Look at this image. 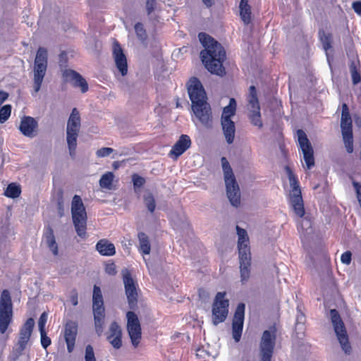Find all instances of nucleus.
I'll use <instances>...</instances> for the list:
<instances>
[{
    "label": "nucleus",
    "instance_id": "obj_1",
    "mask_svg": "<svg viewBox=\"0 0 361 361\" xmlns=\"http://www.w3.org/2000/svg\"><path fill=\"white\" fill-rule=\"evenodd\" d=\"M199 39L205 48L200 52V57L206 68L212 73L223 75L225 73L223 62L226 59V52L217 41L206 33L200 32Z\"/></svg>",
    "mask_w": 361,
    "mask_h": 361
},
{
    "label": "nucleus",
    "instance_id": "obj_2",
    "mask_svg": "<svg viewBox=\"0 0 361 361\" xmlns=\"http://www.w3.org/2000/svg\"><path fill=\"white\" fill-rule=\"evenodd\" d=\"M238 236V247L240 259V276L242 282L246 281L250 277V250L249 238L245 229L236 226Z\"/></svg>",
    "mask_w": 361,
    "mask_h": 361
},
{
    "label": "nucleus",
    "instance_id": "obj_3",
    "mask_svg": "<svg viewBox=\"0 0 361 361\" xmlns=\"http://www.w3.org/2000/svg\"><path fill=\"white\" fill-rule=\"evenodd\" d=\"M224 174V180L226 187V193L231 204L233 207H238L240 203V192L238 184L233 175L232 169L226 157L221 159Z\"/></svg>",
    "mask_w": 361,
    "mask_h": 361
},
{
    "label": "nucleus",
    "instance_id": "obj_4",
    "mask_svg": "<svg viewBox=\"0 0 361 361\" xmlns=\"http://www.w3.org/2000/svg\"><path fill=\"white\" fill-rule=\"evenodd\" d=\"M236 106L235 99H230L229 104L223 109L221 117L223 133L226 142L229 145L233 142L235 138V126L231 117L235 114Z\"/></svg>",
    "mask_w": 361,
    "mask_h": 361
},
{
    "label": "nucleus",
    "instance_id": "obj_5",
    "mask_svg": "<svg viewBox=\"0 0 361 361\" xmlns=\"http://www.w3.org/2000/svg\"><path fill=\"white\" fill-rule=\"evenodd\" d=\"M71 214L77 234L85 238L86 235L87 214L81 197L74 195L71 202Z\"/></svg>",
    "mask_w": 361,
    "mask_h": 361
},
{
    "label": "nucleus",
    "instance_id": "obj_6",
    "mask_svg": "<svg viewBox=\"0 0 361 361\" xmlns=\"http://www.w3.org/2000/svg\"><path fill=\"white\" fill-rule=\"evenodd\" d=\"M80 128V117L79 111L76 108L72 110L67 123L66 140L68 146L69 154L71 157L75 156L77 146V138Z\"/></svg>",
    "mask_w": 361,
    "mask_h": 361
},
{
    "label": "nucleus",
    "instance_id": "obj_7",
    "mask_svg": "<svg viewBox=\"0 0 361 361\" xmlns=\"http://www.w3.org/2000/svg\"><path fill=\"white\" fill-rule=\"evenodd\" d=\"M341 129L343 142L346 149V152L349 154H351L353 153L354 149L353 122L348 106L346 104H343L342 105Z\"/></svg>",
    "mask_w": 361,
    "mask_h": 361
},
{
    "label": "nucleus",
    "instance_id": "obj_8",
    "mask_svg": "<svg viewBox=\"0 0 361 361\" xmlns=\"http://www.w3.org/2000/svg\"><path fill=\"white\" fill-rule=\"evenodd\" d=\"M47 68V51L43 48H39L34 63L33 89L37 93L42 86L43 79Z\"/></svg>",
    "mask_w": 361,
    "mask_h": 361
},
{
    "label": "nucleus",
    "instance_id": "obj_9",
    "mask_svg": "<svg viewBox=\"0 0 361 361\" xmlns=\"http://www.w3.org/2000/svg\"><path fill=\"white\" fill-rule=\"evenodd\" d=\"M289 183L292 188L290 191V203L295 214L299 217H302L305 214L303 200L301 195L300 186L295 176L289 168H286Z\"/></svg>",
    "mask_w": 361,
    "mask_h": 361
},
{
    "label": "nucleus",
    "instance_id": "obj_10",
    "mask_svg": "<svg viewBox=\"0 0 361 361\" xmlns=\"http://www.w3.org/2000/svg\"><path fill=\"white\" fill-rule=\"evenodd\" d=\"M12 302L10 293L4 290L0 298V332L4 334L12 319Z\"/></svg>",
    "mask_w": 361,
    "mask_h": 361
},
{
    "label": "nucleus",
    "instance_id": "obj_11",
    "mask_svg": "<svg viewBox=\"0 0 361 361\" xmlns=\"http://www.w3.org/2000/svg\"><path fill=\"white\" fill-rule=\"evenodd\" d=\"M330 317L334 331L343 350L345 353H349L350 352L351 347L348 342V336L344 323L341 320L338 311L336 310H331Z\"/></svg>",
    "mask_w": 361,
    "mask_h": 361
},
{
    "label": "nucleus",
    "instance_id": "obj_12",
    "mask_svg": "<svg viewBox=\"0 0 361 361\" xmlns=\"http://www.w3.org/2000/svg\"><path fill=\"white\" fill-rule=\"evenodd\" d=\"M225 292H219L216 295L212 305V322L214 325L224 322L227 317L229 302L225 299Z\"/></svg>",
    "mask_w": 361,
    "mask_h": 361
},
{
    "label": "nucleus",
    "instance_id": "obj_13",
    "mask_svg": "<svg viewBox=\"0 0 361 361\" xmlns=\"http://www.w3.org/2000/svg\"><path fill=\"white\" fill-rule=\"evenodd\" d=\"M192 110L195 115V118H192V121L195 125H197L198 122L207 128H211L212 127L213 119L212 109L207 102L192 104Z\"/></svg>",
    "mask_w": 361,
    "mask_h": 361
},
{
    "label": "nucleus",
    "instance_id": "obj_14",
    "mask_svg": "<svg viewBox=\"0 0 361 361\" xmlns=\"http://www.w3.org/2000/svg\"><path fill=\"white\" fill-rule=\"evenodd\" d=\"M249 103L250 114L249 117L252 124L261 128L263 126L261 119L260 107L257 97V91L255 86H251L249 89V94L247 97Z\"/></svg>",
    "mask_w": 361,
    "mask_h": 361
},
{
    "label": "nucleus",
    "instance_id": "obj_15",
    "mask_svg": "<svg viewBox=\"0 0 361 361\" xmlns=\"http://www.w3.org/2000/svg\"><path fill=\"white\" fill-rule=\"evenodd\" d=\"M298 140L302 157L307 169L314 166V157L313 148L305 133L302 130L297 131Z\"/></svg>",
    "mask_w": 361,
    "mask_h": 361
},
{
    "label": "nucleus",
    "instance_id": "obj_16",
    "mask_svg": "<svg viewBox=\"0 0 361 361\" xmlns=\"http://www.w3.org/2000/svg\"><path fill=\"white\" fill-rule=\"evenodd\" d=\"M123 284L128 305L130 309L135 307L137 300V284L132 278L129 271H126L123 274Z\"/></svg>",
    "mask_w": 361,
    "mask_h": 361
},
{
    "label": "nucleus",
    "instance_id": "obj_17",
    "mask_svg": "<svg viewBox=\"0 0 361 361\" xmlns=\"http://www.w3.org/2000/svg\"><path fill=\"white\" fill-rule=\"evenodd\" d=\"M127 329L132 344L137 347L141 338V327L137 316L133 312H128L127 314Z\"/></svg>",
    "mask_w": 361,
    "mask_h": 361
},
{
    "label": "nucleus",
    "instance_id": "obj_18",
    "mask_svg": "<svg viewBox=\"0 0 361 361\" xmlns=\"http://www.w3.org/2000/svg\"><path fill=\"white\" fill-rule=\"evenodd\" d=\"M188 92L192 104L207 102V96L201 82L196 78H192L188 83Z\"/></svg>",
    "mask_w": 361,
    "mask_h": 361
},
{
    "label": "nucleus",
    "instance_id": "obj_19",
    "mask_svg": "<svg viewBox=\"0 0 361 361\" xmlns=\"http://www.w3.org/2000/svg\"><path fill=\"white\" fill-rule=\"evenodd\" d=\"M274 343V334L269 331H264L260 343V357L262 361H271Z\"/></svg>",
    "mask_w": 361,
    "mask_h": 361
},
{
    "label": "nucleus",
    "instance_id": "obj_20",
    "mask_svg": "<svg viewBox=\"0 0 361 361\" xmlns=\"http://www.w3.org/2000/svg\"><path fill=\"white\" fill-rule=\"evenodd\" d=\"M34 326V319L32 318H29L21 327L16 348L18 355H21L26 348V345L30 341Z\"/></svg>",
    "mask_w": 361,
    "mask_h": 361
},
{
    "label": "nucleus",
    "instance_id": "obj_21",
    "mask_svg": "<svg viewBox=\"0 0 361 361\" xmlns=\"http://www.w3.org/2000/svg\"><path fill=\"white\" fill-rule=\"evenodd\" d=\"M245 306L243 303H240L236 308L232 324V335L235 342L240 340L245 316Z\"/></svg>",
    "mask_w": 361,
    "mask_h": 361
},
{
    "label": "nucleus",
    "instance_id": "obj_22",
    "mask_svg": "<svg viewBox=\"0 0 361 361\" xmlns=\"http://www.w3.org/2000/svg\"><path fill=\"white\" fill-rule=\"evenodd\" d=\"M63 77L66 82H70L75 87L80 88L82 93L88 90V84L85 79L76 71L66 69L63 72Z\"/></svg>",
    "mask_w": 361,
    "mask_h": 361
},
{
    "label": "nucleus",
    "instance_id": "obj_23",
    "mask_svg": "<svg viewBox=\"0 0 361 361\" xmlns=\"http://www.w3.org/2000/svg\"><path fill=\"white\" fill-rule=\"evenodd\" d=\"M38 127L37 121L31 116H23L19 126L20 133L27 137H34L36 135Z\"/></svg>",
    "mask_w": 361,
    "mask_h": 361
},
{
    "label": "nucleus",
    "instance_id": "obj_24",
    "mask_svg": "<svg viewBox=\"0 0 361 361\" xmlns=\"http://www.w3.org/2000/svg\"><path fill=\"white\" fill-rule=\"evenodd\" d=\"M113 56L117 68L122 75H126L128 72L127 59L118 42L114 44Z\"/></svg>",
    "mask_w": 361,
    "mask_h": 361
},
{
    "label": "nucleus",
    "instance_id": "obj_25",
    "mask_svg": "<svg viewBox=\"0 0 361 361\" xmlns=\"http://www.w3.org/2000/svg\"><path fill=\"white\" fill-rule=\"evenodd\" d=\"M191 145V140L187 135H182L173 146L169 155L176 159L183 154Z\"/></svg>",
    "mask_w": 361,
    "mask_h": 361
},
{
    "label": "nucleus",
    "instance_id": "obj_26",
    "mask_svg": "<svg viewBox=\"0 0 361 361\" xmlns=\"http://www.w3.org/2000/svg\"><path fill=\"white\" fill-rule=\"evenodd\" d=\"M78 326L75 322L69 321L65 326L64 337L67 345V349L71 353L75 346Z\"/></svg>",
    "mask_w": 361,
    "mask_h": 361
},
{
    "label": "nucleus",
    "instance_id": "obj_27",
    "mask_svg": "<svg viewBox=\"0 0 361 361\" xmlns=\"http://www.w3.org/2000/svg\"><path fill=\"white\" fill-rule=\"evenodd\" d=\"M138 245L137 249L139 252L143 256V259L148 269L150 270L149 263L147 262L145 255H148L151 252V243L147 235L143 232H140L137 234Z\"/></svg>",
    "mask_w": 361,
    "mask_h": 361
},
{
    "label": "nucleus",
    "instance_id": "obj_28",
    "mask_svg": "<svg viewBox=\"0 0 361 361\" xmlns=\"http://www.w3.org/2000/svg\"><path fill=\"white\" fill-rule=\"evenodd\" d=\"M107 340L116 349L120 348L122 345L121 329L118 324L115 322H113L109 327Z\"/></svg>",
    "mask_w": 361,
    "mask_h": 361
},
{
    "label": "nucleus",
    "instance_id": "obj_29",
    "mask_svg": "<svg viewBox=\"0 0 361 361\" xmlns=\"http://www.w3.org/2000/svg\"><path fill=\"white\" fill-rule=\"evenodd\" d=\"M96 250L103 256H113L116 253L114 245L106 239L99 240L96 245Z\"/></svg>",
    "mask_w": 361,
    "mask_h": 361
},
{
    "label": "nucleus",
    "instance_id": "obj_30",
    "mask_svg": "<svg viewBox=\"0 0 361 361\" xmlns=\"http://www.w3.org/2000/svg\"><path fill=\"white\" fill-rule=\"evenodd\" d=\"M239 8L242 20L245 24H249L251 21V9L248 4V0H240Z\"/></svg>",
    "mask_w": 361,
    "mask_h": 361
},
{
    "label": "nucleus",
    "instance_id": "obj_31",
    "mask_svg": "<svg viewBox=\"0 0 361 361\" xmlns=\"http://www.w3.org/2000/svg\"><path fill=\"white\" fill-rule=\"evenodd\" d=\"M44 239L47 247L55 256L58 255V245L55 240L53 231L49 228L44 235Z\"/></svg>",
    "mask_w": 361,
    "mask_h": 361
},
{
    "label": "nucleus",
    "instance_id": "obj_32",
    "mask_svg": "<svg viewBox=\"0 0 361 361\" xmlns=\"http://www.w3.org/2000/svg\"><path fill=\"white\" fill-rule=\"evenodd\" d=\"M320 41L323 49L326 51L327 61L330 63V56L328 51L331 49L332 36L330 33H326L324 31L319 32Z\"/></svg>",
    "mask_w": 361,
    "mask_h": 361
},
{
    "label": "nucleus",
    "instance_id": "obj_33",
    "mask_svg": "<svg viewBox=\"0 0 361 361\" xmlns=\"http://www.w3.org/2000/svg\"><path fill=\"white\" fill-rule=\"evenodd\" d=\"M114 175L112 172H106L103 174L99 180V185L102 188L111 189Z\"/></svg>",
    "mask_w": 361,
    "mask_h": 361
},
{
    "label": "nucleus",
    "instance_id": "obj_34",
    "mask_svg": "<svg viewBox=\"0 0 361 361\" xmlns=\"http://www.w3.org/2000/svg\"><path fill=\"white\" fill-rule=\"evenodd\" d=\"M20 188L18 185L15 183H11L5 191V195L8 197L16 198L20 195Z\"/></svg>",
    "mask_w": 361,
    "mask_h": 361
},
{
    "label": "nucleus",
    "instance_id": "obj_35",
    "mask_svg": "<svg viewBox=\"0 0 361 361\" xmlns=\"http://www.w3.org/2000/svg\"><path fill=\"white\" fill-rule=\"evenodd\" d=\"M95 330L98 336H101L103 332V326L104 321V314H94Z\"/></svg>",
    "mask_w": 361,
    "mask_h": 361
},
{
    "label": "nucleus",
    "instance_id": "obj_36",
    "mask_svg": "<svg viewBox=\"0 0 361 361\" xmlns=\"http://www.w3.org/2000/svg\"><path fill=\"white\" fill-rule=\"evenodd\" d=\"M350 71L352 78V82L354 85L358 84L361 80L360 73L358 71L356 64L352 62L350 64Z\"/></svg>",
    "mask_w": 361,
    "mask_h": 361
},
{
    "label": "nucleus",
    "instance_id": "obj_37",
    "mask_svg": "<svg viewBox=\"0 0 361 361\" xmlns=\"http://www.w3.org/2000/svg\"><path fill=\"white\" fill-rule=\"evenodd\" d=\"M11 106L9 104L4 105L0 109V123L6 122L11 116Z\"/></svg>",
    "mask_w": 361,
    "mask_h": 361
},
{
    "label": "nucleus",
    "instance_id": "obj_38",
    "mask_svg": "<svg viewBox=\"0 0 361 361\" xmlns=\"http://www.w3.org/2000/svg\"><path fill=\"white\" fill-rule=\"evenodd\" d=\"M135 33L141 41H145L147 39L146 31L144 29L143 25L140 23H137L135 25Z\"/></svg>",
    "mask_w": 361,
    "mask_h": 361
},
{
    "label": "nucleus",
    "instance_id": "obj_39",
    "mask_svg": "<svg viewBox=\"0 0 361 361\" xmlns=\"http://www.w3.org/2000/svg\"><path fill=\"white\" fill-rule=\"evenodd\" d=\"M145 203L150 212H153L155 209V201L152 194L149 193L144 197Z\"/></svg>",
    "mask_w": 361,
    "mask_h": 361
},
{
    "label": "nucleus",
    "instance_id": "obj_40",
    "mask_svg": "<svg viewBox=\"0 0 361 361\" xmlns=\"http://www.w3.org/2000/svg\"><path fill=\"white\" fill-rule=\"evenodd\" d=\"M132 180L135 192L137 191V188H141L145 183V178L137 174L133 175Z\"/></svg>",
    "mask_w": 361,
    "mask_h": 361
},
{
    "label": "nucleus",
    "instance_id": "obj_41",
    "mask_svg": "<svg viewBox=\"0 0 361 361\" xmlns=\"http://www.w3.org/2000/svg\"><path fill=\"white\" fill-rule=\"evenodd\" d=\"M99 301V302H104L103 296L100 288L95 285L93 289L92 302Z\"/></svg>",
    "mask_w": 361,
    "mask_h": 361
},
{
    "label": "nucleus",
    "instance_id": "obj_42",
    "mask_svg": "<svg viewBox=\"0 0 361 361\" xmlns=\"http://www.w3.org/2000/svg\"><path fill=\"white\" fill-rule=\"evenodd\" d=\"M92 309L94 314H104V302H92Z\"/></svg>",
    "mask_w": 361,
    "mask_h": 361
},
{
    "label": "nucleus",
    "instance_id": "obj_43",
    "mask_svg": "<svg viewBox=\"0 0 361 361\" xmlns=\"http://www.w3.org/2000/svg\"><path fill=\"white\" fill-rule=\"evenodd\" d=\"M85 360L96 361L93 348L90 345H87L85 348Z\"/></svg>",
    "mask_w": 361,
    "mask_h": 361
},
{
    "label": "nucleus",
    "instance_id": "obj_44",
    "mask_svg": "<svg viewBox=\"0 0 361 361\" xmlns=\"http://www.w3.org/2000/svg\"><path fill=\"white\" fill-rule=\"evenodd\" d=\"M47 321V314L46 312H43L38 321V327L40 333L42 331H45V325Z\"/></svg>",
    "mask_w": 361,
    "mask_h": 361
},
{
    "label": "nucleus",
    "instance_id": "obj_45",
    "mask_svg": "<svg viewBox=\"0 0 361 361\" xmlns=\"http://www.w3.org/2000/svg\"><path fill=\"white\" fill-rule=\"evenodd\" d=\"M114 152V149L111 147H102L96 152L98 157H105L109 156Z\"/></svg>",
    "mask_w": 361,
    "mask_h": 361
},
{
    "label": "nucleus",
    "instance_id": "obj_46",
    "mask_svg": "<svg viewBox=\"0 0 361 361\" xmlns=\"http://www.w3.org/2000/svg\"><path fill=\"white\" fill-rule=\"evenodd\" d=\"M352 260V253L350 251L343 252L341 257V261L343 264L349 265Z\"/></svg>",
    "mask_w": 361,
    "mask_h": 361
},
{
    "label": "nucleus",
    "instance_id": "obj_47",
    "mask_svg": "<svg viewBox=\"0 0 361 361\" xmlns=\"http://www.w3.org/2000/svg\"><path fill=\"white\" fill-rule=\"evenodd\" d=\"M42 346L46 349L51 344V339L47 336L46 331L40 333Z\"/></svg>",
    "mask_w": 361,
    "mask_h": 361
},
{
    "label": "nucleus",
    "instance_id": "obj_48",
    "mask_svg": "<svg viewBox=\"0 0 361 361\" xmlns=\"http://www.w3.org/2000/svg\"><path fill=\"white\" fill-rule=\"evenodd\" d=\"M352 8L354 11L361 16V1H357L353 3Z\"/></svg>",
    "mask_w": 361,
    "mask_h": 361
},
{
    "label": "nucleus",
    "instance_id": "obj_49",
    "mask_svg": "<svg viewBox=\"0 0 361 361\" xmlns=\"http://www.w3.org/2000/svg\"><path fill=\"white\" fill-rule=\"evenodd\" d=\"M105 271L109 275H114L116 273V266L114 264H109L106 266Z\"/></svg>",
    "mask_w": 361,
    "mask_h": 361
},
{
    "label": "nucleus",
    "instance_id": "obj_50",
    "mask_svg": "<svg viewBox=\"0 0 361 361\" xmlns=\"http://www.w3.org/2000/svg\"><path fill=\"white\" fill-rule=\"evenodd\" d=\"M155 1L154 0H147L146 8L147 13L150 14L154 9Z\"/></svg>",
    "mask_w": 361,
    "mask_h": 361
},
{
    "label": "nucleus",
    "instance_id": "obj_51",
    "mask_svg": "<svg viewBox=\"0 0 361 361\" xmlns=\"http://www.w3.org/2000/svg\"><path fill=\"white\" fill-rule=\"evenodd\" d=\"M8 98V94L5 92L0 91V106L6 101Z\"/></svg>",
    "mask_w": 361,
    "mask_h": 361
},
{
    "label": "nucleus",
    "instance_id": "obj_52",
    "mask_svg": "<svg viewBox=\"0 0 361 361\" xmlns=\"http://www.w3.org/2000/svg\"><path fill=\"white\" fill-rule=\"evenodd\" d=\"M71 302L74 306H76L78 303L77 295H74L71 298Z\"/></svg>",
    "mask_w": 361,
    "mask_h": 361
},
{
    "label": "nucleus",
    "instance_id": "obj_53",
    "mask_svg": "<svg viewBox=\"0 0 361 361\" xmlns=\"http://www.w3.org/2000/svg\"><path fill=\"white\" fill-rule=\"evenodd\" d=\"M202 1L207 6H211L214 3V0H202Z\"/></svg>",
    "mask_w": 361,
    "mask_h": 361
},
{
    "label": "nucleus",
    "instance_id": "obj_54",
    "mask_svg": "<svg viewBox=\"0 0 361 361\" xmlns=\"http://www.w3.org/2000/svg\"><path fill=\"white\" fill-rule=\"evenodd\" d=\"M204 353V351H203L202 350H201V349H198V350H197V353H196V356H197V357H203V355H202V353Z\"/></svg>",
    "mask_w": 361,
    "mask_h": 361
},
{
    "label": "nucleus",
    "instance_id": "obj_55",
    "mask_svg": "<svg viewBox=\"0 0 361 361\" xmlns=\"http://www.w3.org/2000/svg\"><path fill=\"white\" fill-rule=\"evenodd\" d=\"M303 224H305L307 226H310V222L308 220L303 219L301 220V226L303 225Z\"/></svg>",
    "mask_w": 361,
    "mask_h": 361
},
{
    "label": "nucleus",
    "instance_id": "obj_56",
    "mask_svg": "<svg viewBox=\"0 0 361 361\" xmlns=\"http://www.w3.org/2000/svg\"><path fill=\"white\" fill-rule=\"evenodd\" d=\"M113 166L114 169H117L118 166V162H114Z\"/></svg>",
    "mask_w": 361,
    "mask_h": 361
},
{
    "label": "nucleus",
    "instance_id": "obj_57",
    "mask_svg": "<svg viewBox=\"0 0 361 361\" xmlns=\"http://www.w3.org/2000/svg\"><path fill=\"white\" fill-rule=\"evenodd\" d=\"M188 226V223L187 222L183 223V226Z\"/></svg>",
    "mask_w": 361,
    "mask_h": 361
}]
</instances>
